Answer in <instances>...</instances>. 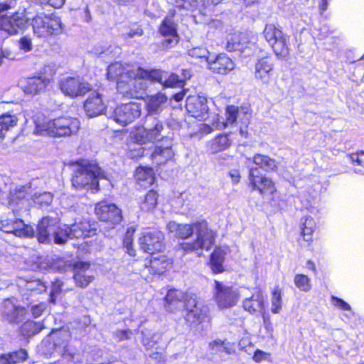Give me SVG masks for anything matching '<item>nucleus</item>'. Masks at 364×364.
Returning a JSON list of instances; mask_svg holds the SVG:
<instances>
[{
  "label": "nucleus",
  "instance_id": "f257e3e1",
  "mask_svg": "<svg viewBox=\"0 0 364 364\" xmlns=\"http://www.w3.org/2000/svg\"><path fill=\"white\" fill-rule=\"evenodd\" d=\"M60 218L56 213L43 217L37 226V239L40 243L50 242L53 235L55 244L63 245L68 239H79L90 236V225L86 221L75 223L70 226H58Z\"/></svg>",
  "mask_w": 364,
  "mask_h": 364
},
{
  "label": "nucleus",
  "instance_id": "f03ea898",
  "mask_svg": "<svg viewBox=\"0 0 364 364\" xmlns=\"http://www.w3.org/2000/svg\"><path fill=\"white\" fill-rule=\"evenodd\" d=\"M170 232L181 239H187L193 233L196 238L192 242H182L181 248L186 252L190 253L200 250H209L214 245L215 233L208 228L205 220H200L192 224H180L171 221L167 225Z\"/></svg>",
  "mask_w": 364,
  "mask_h": 364
},
{
  "label": "nucleus",
  "instance_id": "7ed1b4c3",
  "mask_svg": "<svg viewBox=\"0 0 364 364\" xmlns=\"http://www.w3.org/2000/svg\"><path fill=\"white\" fill-rule=\"evenodd\" d=\"M36 127L33 134L52 137H65L75 134L80 126L77 118L60 117L52 120L34 121Z\"/></svg>",
  "mask_w": 364,
  "mask_h": 364
},
{
  "label": "nucleus",
  "instance_id": "20e7f679",
  "mask_svg": "<svg viewBox=\"0 0 364 364\" xmlns=\"http://www.w3.org/2000/svg\"><path fill=\"white\" fill-rule=\"evenodd\" d=\"M169 127L156 117L146 116L144 124L131 133L132 138L139 144L154 143L156 141H169Z\"/></svg>",
  "mask_w": 364,
  "mask_h": 364
},
{
  "label": "nucleus",
  "instance_id": "39448f33",
  "mask_svg": "<svg viewBox=\"0 0 364 364\" xmlns=\"http://www.w3.org/2000/svg\"><path fill=\"white\" fill-rule=\"evenodd\" d=\"M105 173L95 164H78L72 177V185L76 190H90L92 193L99 190L100 178H105Z\"/></svg>",
  "mask_w": 364,
  "mask_h": 364
},
{
  "label": "nucleus",
  "instance_id": "423d86ee",
  "mask_svg": "<svg viewBox=\"0 0 364 364\" xmlns=\"http://www.w3.org/2000/svg\"><path fill=\"white\" fill-rule=\"evenodd\" d=\"M31 26L33 33L38 38H46L51 35H58L62 33V22L55 15L37 14L33 18L27 16L24 9V30Z\"/></svg>",
  "mask_w": 364,
  "mask_h": 364
},
{
  "label": "nucleus",
  "instance_id": "0eeeda50",
  "mask_svg": "<svg viewBox=\"0 0 364 364\" xmlns=\"http://www.w3.org/2000/svg\"><path fill=\"white\" fill-rule=\"evenodd\" d=\"M70 335L67 331H57L53 333L50 339L43 341L42 348H48L44 350L46 355H60L67 361L74 360L77 353V349L69 344Z\"/></svg>",
  "mask_w": 364,
  "mask_h": 364
},
{
  "label": "nucleus",
  "instance_id": "6e6552de",
  "mask_svg": "<svg viewBox=\"0 0 364 364\" xmlns=\"http://www.w3.org/2000/svg\"><path fill=\"white\" fill-rule=\"evenodd\" d=\"M263 34L277 58L287 60L289 55V49L287 43V37L282 30L274 24H267L264 28Z\"/></svg>",
  "mask_w": 364,
  "mask_h": 364
},
{
  "label": "nucleus",
  "instance_id": "1a4fd4ad",
  "mask_svg": "<svg viewBox=\"0 0 364 364\" xmlns=\"http://www.w3.org/2000/svg\"><path fill=\"white\" fill-rule=\"evenodd\" d=\"M62 93L72 99L82 97L92 90V86L79 77H66L62 78L58 83Z\"/></svg>",
  "mask_w": 364,
  "mask_h": 364
},
{
  "label": "nucleus",
  "instance_id": "9d476101",
  "mask_svg": "<svg viewBox=\"0 0 364 364\" xmlns=\"http://www.w3.org/2000/svg\"><path fill=\"white\" fill-rule=\"evenodd\" d=\"M214 299L220 309L234 306L240 297L237 289L215 280Z\"/></svg>",
  "mask_w": 364,
  "mask_h": 364
},
{
  "label": "nucleus",
  "instance_id": "9b49d317",
  "mask_svg": "<svg viewBox=\"0 0 364 364\" xmlns=\"http://www.w3.org/2000/svg\"><path fill=\"white\" fill-rule=\"evenodd\" d=\"M141 114V106L139 103L130 102L118 106L112 118L121 126H127L139 118Z\"/></svg>",
  "mask_w": 364,
  "mask_h": 364
},
{
  "label": "nucleus",
  "instance_id": "f8f14e48",
  "mask_svg": "<svg viewBox=\"0 0 364 364\" xmlns=\"http://www.w3.org/2000/svg\"><path fill=\"white\" fill-rule=\"evenodd\" d=\"M136 68L131 65H124L121 63H112L107 68V78L117 82L118 91L123 90L124 83L132 76H135Z\"/></svg>",
  "mask_w": 364,
  "mask_h": 364
},
{
  "label": "nucleus",
  "instance_id": "ddd939ff",
  "mask_svg": "<svg viewBox=\"0 0 364 364\" xmlns=\"http://www.w3.org/2000/svg\"><path fill=\"white\" fill-rule=\"evenodd\" d=\"M95 213L99 220L111 225L119 224L122 220V210L115 204L101 201L96 204Z\"/></svg>",
  "mask_w": 364,
  "mask_h": 364
},
{
  "label": "nucleus",
  "instance_id": "4468645a",
  "mask_svg": "<svg viewBox=\"0 0 364 364\" xmlns=\"http://www.w3.org/2000/svg\"><path fill=\"white\" fill-rule=\"evenodd\" d=\"M249 168V179L253 190H257L261 195L272 194L275 191L274 184L272 181L260 174L257 167Z\"/></svg>",
  "mask_w": 364,
  "mask_h": 364
},
{
  "label": "nucleus",
  "instance_id": "2eb2a0df",
  "mask_svg": "<svg viewBox=\"0 0 364 364\" xmlns=\"http://www.w3.org/2000/svg\"><path fill=\"white\" fill-rule=\"evenodd\" d=\"M164 235L161 231L152 230L144 232L139 237L141 249L146 253L154 255L155 252H161L163 249Z\"/></svg>",
  "mask_w": 364,
  "mask_h": 364
},
{
  "label": "nucleus",
  "instance_id": "dca6fc26",
  "mask_svg": "<svg viewBox=\"0 0 364 364\" xmlns=\"http://www.w3.org/2000/svg\"><path fill=\"white\" fill-rule=\"evenodd\" d=\"M186 107L192 117L200 121H205L209 118V107L205 97H188L186 100Z\"/></svg>",
  "mask_w": 364,
  "mask_h": 364
},
{
  "label": "nucleus",
  "instance_id": "f3484780",
  "mask_svg": "<svg viewBox=\"0 0 364 364\" xmlns=\"http://www.w3.org/2000/svg\"><path fill=\"white\" fill-rule=\"evenodd\" d=\"M226 49L229 52H239L245 57L253 55L257 49L255 43L248 41L241 35L234 34L228 38Z\"/></svg>",
  "mask_w": 364,
  "mask_h": 364
},
{
  "label": "nucleus",
  "instance_id": "a211bd4d",
  "mask_svg": "<svg viewBox=\"0 0 364 364\" xmlns=\"http://www.w3.org/2000/svg\"><path fill=\"white\" fill-rule=\"evenodd\" d=\"M240 114L238 111V107L235 105H228L225 109V121H221L218 115H214L212 126L207 124H203V131L205 133H210L214 129H223L226 128L228 125L233 124L237 117Z\"/></svg>",
  "mask_w": 364,
  "mask_h": 364
},
{
  "label": "nucleus",
  "instance_id": "6ab92c4d",
  "mask_svg": "<svg viewBox=\"0 0 364 364\" xmlns=\"http://www.w3.org/2000/svg\"><path fill=\"white\" fill-rule=\"evenodd\" d=\"M160 34L165 38L163 46L172 47L178 42L179 36L177 31V24L173 17H166L159 27Z\"/></svg>",
  "mask_w": 364,
  "mask_h": 364
},
{
  "label": "nucleus",
  "instance_id": "aec40b11",
  "mask_svg": "<svg viewBox=\"0 0 364 364\" xmlns=\"http://www.w3.org/2000/svg\"><path fill=\"white\" fill-rule=\"evenodd\" d=\"M124 84L125 88L119 92L132 98L142 97L143 92L148 87L147 80L141 76H132Z\"/></svg>",
  "mask_w": 364,
  "mask_h": 364
},
{
  "label": "nucleus",
  "instance_id": "412c9836",
  "mask_svg": "<svg viewBox=\"0 0 364 364\" xmlns=\"http://www.w3.org/2000/svg\"><path fill=\"white\" fill-rule=\"evenodd\" d=\"M23 309L16 298L6 299L3 302L2 316L10 323H19Z\"/></svg>",
  "mask_w": 364,
  "mask_h": 364
},
{
  "label": "nucleus",
  "instance_id": "4be33fe9",
  "mask_svg": "<svg viewBox=\"0 0 364 364\" xmlns=\"http://www.w3.org/2000/svg\"><path fill=\"white\" fill-rule=\"evenodd\" d=\"M84 109L89 117H95L103 114L106 106L102 95L95 91L91 92L84 102Z\"/></svg>",
  "mask_w": 364,
  "mask_h": 364
},
{
  "label": "nucleus",
  "instance_id": "5701e85b",
  "mask_svg": "<svg viewBox=\"0 0 364 364\" xmlns=\"http://www.w3.org/2000/svg\"><path fill=\"white\" fill-rule=\"evenodd\" d=\"M168 97L161 92L147 96L146 102V116L156 117L167 107Z\"/></svg>",
  "mask_w": 364,
  "mask_h": 364
},
{
  "label": "nucleus",
  "instance_id": "b1692460",
  "mask_svg": "<svg viewBox=\"0 0 364 364\" xmlns=\"http://www.w3.org/2000/svg\"><path fill=\"white\" fill-rule=\"evenodd\" d=\"M245 164L253 167H257L258 169L261 168L267 172L276 171L279 165L274 159L271 158L267 155L256 154L252 158H247Z\"/></svg>",
  "mask_w": 364,
  "mask_h": 364
},
{
  "label": "nucleus",
  "instance_id": "393cba45",
  "mask_svg": "<svg viewBox=\"0 0 364 364\" xmlns=\"http://www.w3.org/2000/svg\"><path fill=\"white\" fill-rule=\"evenodd\" d=\"M90 267L89 262H77L75 263L73 279L77 286L85 288L93 280V276L89 273Z\"/></svg>",
  "mask_w": 364,
  "mask_h": 364
},
{
  "label": "nucleus",
  "instance_id": "a878e982",
  "mask_svg": "<svg viewBox=\"0 0 364 364\" xmlns=\"http://www.w3.org/2000/svg\"><path fill=\"white\" fill-rule=\"evenodd\" d=\"M166 146H155L154 149L150 154L153 164L159 166L166 164L173 159L174 153L172 150V139L166 141Z\"/></svg>",
  "mask_w": 364,
  "mask_h": 364
},
{
  "label": "nucleus",
  "instance_id": "bb28decb",
  "mask_svg": "<svg viewBox=\"0 0 364 364\" xmlns=\"http://www.w3.org/2000/svg\"><path fill=\"white\" fill-rule=\"evenodd\" d=\"M184 293L181 290L169 289L164 298V308L167 311L175 313L184 307Z\"/></svg>",
  "mask_w": 364,
  "mask_h": 364
},
{
  "label": "nucleus",
  "instance_id": "cd10ccee",
  "mask_svg": "<svg viewBox=\"0 0 364 364\" xmlns=\"http://www.w3.org/2000/svg\"><path fill=\"white\" fill-rule=\"evenodd\" d=\"M208 66L213 72L225 75L234 69L235 63L225 54H220L215 59L210 58Z\"/></svg>",
  "mask_w": 364,
  "mask_h": 364
},
{
  "label": "nucleus",
  "instance_id": "c85d7f7f",
  "mask_svg": "<svg viewBox=\"0 0 364 364\" xmlns=\"http://www.w3.org/2000/svg\"><path fill=\"white\" fill-rule=\"evenodd\" d=\"M274 65L270 59L263 58L255 64V77L264 84H268L273 75Z\"/></svg>",
  "mask_w": 364,
  "mask_h": 364
},
{
  "label": "nucleus",
  "instance_id": "c756f323",
  "mask_svg": "<svg viewBox=\"0 0 364 364\" xmlns=\"http://www.w3.org/2000/svg\"><path fill=\"white\" fill-rule=\"evenodd\" d=\"M0 26L10 34H16L18 31L23 29V13L16 12L9 18H3L0 20Z\"/></svg>",
  "mask_w": 364,
  "mask_h": 364
},
{
  "label": "nucleus",
  "instance_id": "7c9ffc66",
  "mask_svg": "<svg viewBox=\"0 0 364 364\" xmlns=\"http://www.w3.org/2000/svg\"><path fill=\"white\" fill-rule=\"evenodd\" d=\"M0 229L8 234H13L14 236L21 237L23 236V220L21 219L1 220Z\"/></svg>",
  "mask_w": 364,
  "mask_h": 364
},
{
  "label": "nucleus",
  "instance_id": "2f4dec72",
  "mask_svg": "<svg viewBox=\"0 0 364 364\" xmlns=\"http://www.w3.org/2000/svg\"><path fill=\"white\" fill-rule=\"evenodd\" d=\"M232 144V140L229 137V134H220L209 141L208 150L212 154L228 149Z\"/></svg>",
  "mask_w": 364,
  "mask_h": 364
},
{
  "label": "nucleus",
  "instance_id": "473e14b6",
  "mask_svg": "<svg viewBox=\"0 0 364 364\" xmlns=\"http://www.w3.org/2000/svg\"><path fill=\"white\" fill-rule=\"evenodd\" d=\"M263 306L264 299L262 294L259 291L252 294L251 297L245 299L243 301L245 310L251 314L262 311Z\"/></svg>",
  "mask_w": 364,
  "mask_h": 364
},
{
  "label": "nucleus",
  "instance_id": "72a5a7b5",
  "mask_svg": "<svg viewBox=\"0 0 364 364\" xmlns=\"http://www.w3.org/2000/svg\"><path fill=\"white\" fill-rule=\"evenodd\" d=\"M208 316V307L200 305L196 309H191L186 312L185 319L190 325L198 324L204 321Z\"/></svg>",
  "mask_w": 364,
  "mask_h": 364
},
{
  "label": "nucleus",
  "instance_id": "f704fd0d",
  "mask_svg": "<svg viewBox=\"0 0 364 364\" xmlns=\"http://www.w3.org/2000/svg\"><path fill=\"white\" fill-rule=\"evenodd\" d=\"M169 264V260L163 255L159 256L152 255L149 260V268L152 274H161L166 271Z\"/></svg>",
  "mask_w": 364,
  "mask_h": 364
},
{
  "label": "nucleus",
  "instance_id": "c9c22d12",
  "mask_svg": "<svg viewBox=\"0 0 364 364\" xmlns=\"http://www.w3.org/2000/svg\"><path fill=\"white\" fill-rule=\"evenodd\" d=\"M164 74L165 73L160 70H144L140 67H137L136 68L135 76L145 77L147 82H157L162 85Z\"/></svg>",
  "mask_w": 364,
  "mask_h": 364
},
{
  "label": "nucleus",
  "instance_id": "e433bc0d",
  "mask_svg": "<svg viewBox=\"0 0 364 364\" xmlns=\"http://www.w3.org/2000/svg\"><path fill=\"white\" fill-rule=\"evenodd\" d=\"M226 252L220 247L214 250L210 257V267L215 274L223 272V262Z\"/></svg>",
  "mask_w": 364,
  "mask_h": 364
},
{
  "label": "nucleus",
  "instance_id": "4c0bfd02",
  "mask_svg": "<svg viewBox=\"0 0 364 364\" xmlns=\"http://www.w3.org/2000/svg\"><path fill=\"white\" fill-rule=\"evenodd\" d=\"M300 225L304 240H311L313 232L316 229V223L313 218L311 216L301 218Z\"/></svg>",
  "mask_w": 364,
  "mask_h": 364
},
{
  "label": "nucleus",
  "instance_id": "58836bf2",
  "mask_svg": "<svg viewBox=\"0 0 364 364\" xmlns=\"http://www.w3.org/2000/svg\"><path fill=\"white\" fill-rule=\"evenodd\" d=\"M45 88V83L40 77H28L24 85V94H37Z\"/></svg>",
  "mask_w": 364,
  "mask_h": 364
},
{
  "label": "nucleus",
  "instance_id": "ea45409f",
  "mask_svg": "<svg viewBox=\"0 0 364 364\" xmlns=\"http://www.w3.org/2000/svg\"><path fill=\"white\" fill-rule=\"evenodd\" d=\"M87 364H109L112 360L108 358V353L101 349L95 348L89 353Z\"/></svg>",
  "mask_w": 364,
  "mask_h": 364
},
{
  "label": "nucleus",
  "instance_id": "a19ab883",
  "mask_svg": "<svg viewBox=\"0 0 364 364\" xmlns=\"http://www.w3.org/2000/svg\"><path fill=\"white\" fill-rule=\"evenodd\" d=\"M158 193L154 190H150L140 203V208L144 211H150L156 207Z\"/></svg>",
  "mask_w": 364,
  "mask_h": 364
},
{
  "label": "nucleus",
  "instance_id": "79ce46f5",
  "mask_svg": "<svg viewBox=\"0 0 364 364\" xmlns=\"http://www.w3.org/2000/svg\"><path fill=\"white\" fill-rule=\"evenodd\" d=\"M17 123V118L10 114H3L0 117V139L4 137L5 133L10 127H14Z\"/></svg>",
  "mask_w": 364,
  "mask_h": 364
},
{
  "label": "nucleus",
  "instance_id": "37998d69",
  "mask_svg": "<svg viewBox=\"0 0 364 364\" xmlns=\"http://www.w3.org/2000/svg\"><path fill=\"white\" fill-rule=\"evenodd\" d=\"M53 194L50 192L36 193L32 196V200L38 207L43 208L49 205L53 201Z\"/></svg>",
  "mask_w": 364,
  "mask_h": 364
},
{
  "label": "nucleus",
  "instance_id": "c03bdc74",
  "mask_svg": "<svg viewBox=\"0 0 364 364\" xmlns=\"http://www.w3.org/2000/svg\"><path fill=\"white\" fill-rule=\"evenodd\" d=\"M46 285L45 282L40 279H33L31 281H26L24 284V290L30 291L32 292L42 293L46 290Z\"/></svg>",
  "mask_w": 364,
  "mask_h": 364
},
{
  "label": "nucleus",
  "instance_id": "a18cd8bd",
  "mask_svg": "<svg viewBox=\"0 0 364 364\" xmlns=\"http://www.w3.org/2000/svg\"><path fill=\"white\" fill-rule=\"evenodd\" d=\"M23 355L21 350L8 354H3L0 356V364H15L20 361Z\"/></svg>",
  "mask_w": 364,
  "mask_h": 364
},
{
  "label": "nucleus",
  "instance_id": "49530a36",
  "mask_svg": "<svg viewBox=\"0 0 364 364\" xmlns=\"http://www.w3.org/2000/svg\"><path fill=\"white\" fill-rule=\"evenodd\" d=\"M282 309V292L281 289L277 287L274 288L272 296V312L277 314Z\"/></svg>",
  "mask_w": 364,
  "mask_h": 364
},
{
  "label": "nucleus",
  "instance_id": "de8ad7c7",
  "mask_svg": "<svg viewBox=\"0 0 364 364\" xmlns=\"http://www.w3.org/2000/svg\"><path fill=\"white\" fill-rule=\"evenodd\" d=\"M296 287L303 291H309L311 289L310 279L304 274H299L294 277Z\"/></svg>",
  "mask_w": 364,
  "mask_h": 364
},
{
  "label": "nucleus",
  "instance_id": "09e8293b",
  "mask_svg": "<svg viewBox=\"0 0 364 364\" xmlns=\"http://www.w3.org/2000/svg\"><path fill=\"white\" fill-rule=\"evenodd\" d=\"M134 147L130 149L129 152V156L132 159H138L139 157L144 156L149 154L148 150L146 149L145 147H143L142 145L144 144H139L135 140H134Z\"/></svg>",
  "mask_w": 364,
  "mask_h": 364
},
{
  "label": "nucleus",
  "instance_id": "8fccbe9b",
  "mask_svg": "<svg viewBox=\"0 0 364 364\" xmlns=\"http://www.w3.org/2000/svg\"><path fill=\"white\" fill-rule=\"evenodd\" d=\"M209 54V51L205 48L203 47H196L188 50V55L190 56L196 58H205L208 63L210 60Z\"/></svg>",
  "mask_w": 364,
  "mask_h": 364
},
{
  "label": "nucleus",
  "instance_id": "3c124183",
  "mask_svg": "<svg viewBox=\"0 0 364 364\" xmlns=\"http://www.w3.org/2000/svg\"><path fill=\"white\" fill-rule=\"evenodd\" d=\"M143 34L144 31L141 26L137 23H133L129 27L127 32L122 33V36L124 39H127L139 37Z\"/></svg>",
  "mask_w": 364,
  "mask_h": 364
},
{
  "label": "nucleus",
  "instance_id": "603ef678",
  "mask_svg": "<svg viewBox=\"0 0 364 364\" xmlns=\"http://www.w3.org/2000/svg\"><path fill=\"white\" fill-rule=\"evenodd\" d=\"M183 304V308L186 309L187 312L191 310V309H196L200 305L198 302L196 295L192 294H184Z\"/></svg>",
  "mask_w": 364,
  "mask_h": 364
},
{
  "label": "nucleus",
  "instance_id": "864d4df0",
  "mask_svg": "<svg viewBox=\"0 0 364 364\" xmlns=\"http://www.w3.org/2000/svg\"><path fill=\"white\" fill-rule=\"evenodd\" d=\"M41 329L42 325L40 323L33 322L29 320L24 322V331H26V336H28L39 333Z\"/></svg>",
  "mask_w": 364,
  "mask_h": 364
},
{
  "label": "nucleus",
  "instance_id": "5fc2aeb1",
  "mask_svg": "<svg viewBox=\"0 0 364 364\" xmlns=\"http://www.w3.org/2000/svg\"><path fill=\"white\" fill-rule=\"evenodd\" d=\"M175 5L179 9L193 11L198 6V0H175Z\"/></svg>",
  "mask_w": 364,
  "mask_h": 364
},
{
  "label": "nucleus",
  "instance_id": "6e6d98bb",
  "mask_svg": "<svg viewBox=\"0 0 364 364\" xmlns=\"http://www.w3.org/2000/svg\"><path fill=\"white\" fill-rule=\"evenodd\" d=\"M183 85V80L179 79L178 75L172 73L167 78L164 76L163 80L162 85L166 87H171L176 86H181Z\"/></svg>",
  "mask_w": 364,
  "mask_h": 364
},
{
  "label": "nucleus",
  "instance_id": "4d7b16f0",
  "mask_svg": "<svg viewBox=\"0 0 364 364\" xmlns=\"http://www.w3.org/2000/svg\"><path fill=\"white\" fill-rule=\"evenodd\" d=\"M133 232L134 231H131L129 229L127 230L125 237L123 240V245L124 247L126 248L127 252L130 256H134L135 255V251L133 249L132 247V242H133Z\"/></svg>",
  "mask_w": 364,
  "mask_h": 364
},
{
  "label": "nucleus",
  "instance_id": "13d9d810",
  "mask_svg": "<svg viewBox=\"0 0 364 364\" xmlns=\"http://www.w3.org/2000/svg\"><path fill=\"white\" fill-rule=\"evenodd\" d=\"M120 53V48L115 45H109L107 43L104 58H114L119 55Z\"/></svg>",
  "mask_w": 364,
  "mask_h": 364
},
{
  "label": "nucleus",
  "instance_id": "bf43d9fd",
  "mask_svg": "<svg viewBox=\"0 0 364 364\" xmlns=\"http://www.w3.org/2000/svg\"><path fill=\"white\" fill-rule=\"evenodd\" d=\"M209 346L215 351L225 352L228 354L231 353L230 349L225 346V342L220 340H216L210 343Z\"/></svg>",
  "mask_w": 364,
  "mask_h": 364
},
{
  "label": "nucleus",
  "instance_id": "052dcab7",
  "mask_svg": "<svg viewBox=\"0 0 364 364\" xmlns=\"http://www.w3.org/2000/svg\"><path fill=\"white\" fill-rule=\"evenodd\" d=\"M141 334L143 345L146 347V349L153 348L157 343V341L155 339L157 336L154 334L151 337H149V336L146 335L144 331H141Z\"/></svg>",
  "mask_w": 364,
  "mask_h": 364
},
{
  "label": "nucleus",
  "instance_id": "680f3d73",
  "mask_svg": "<svg viewBox=\"0 0 364 364\" xmlns=\"http://www.w3.org/2000/svg\"><path fill=\"white\" fill-rule=\"evenodd\" d=\"M23 198L21 188L19 189H15L13 191H11L10 197H9V205H18L20 203Z\"/></svg>",
  "mask_w": 364,
  "mask_h": 364
},
{
  "label": "nucleus",
  "instance_id": "e2e57ef3",
  "mask_svg": "<svg viewBox=\"0 0 364 364\" xmlns=\"http://www.w3.org/2000/svg\"><path fill=\"white\" fill-rule=\"evenodd\" d=\"M132 335V332L127 329V330H118L114 332V338L117 342H121L127 339H129L131 338V336Z\"/></svg>",
  "mask_w": 364,
  "mask_h": 364
},
{
  "label": "nucleus",
  "instance_id": "0e129e2a",
  "mask_svg": "<svg viewBox=\"0 0 364 364\" xmlns=\"http://www.w3.org/2000/svg\"><path fill=\"white\" fill-rule=\"evenodd\" d=\"M331 301L335 306L339 308L341 310L350 311L351 309L350 306L347 302L338 297L332 296Z\"/></svg>",
  "mask_w": 364,
  "mask_h": 364
},
{
  "label": "nucleus",
  "instance_id": "69168bd1",
  "mask_svg": "<svg viewBox=\"0 0 364 364\" xmlns=\"http://www.w3.org/2000/svg\"><path fill=\"white\" fill-rule=\"evenodd\" d=\"M349 157L353 163L355 162L358 165L364 166V151L353 153Z\"/></svg>",
  "mask_w": 364,
  "mask_h": 364
},
{
  "label": "nucleus",
  "instance_id": "338daca9",
  "mask_svg": "<svg viewBox=\"0 0 364 364\" xmlns=\"http://www.w3.org/2000/svg\"><path fill=\"white\" fill-rule=\"evenodd\" d=\"M107 43H102L97 44L94 46V48L92 50V53H93L95 55L101 57L102 58H104V53L105 50Z\"/></svg>",
  "mask_w": 364,
  "mask_h": 364
},
{
  "label": "nucleus",
  "instance_id": "774afa93",
  "mask_svg": "<svg viewBox=\"0 0 364 364\" xmlns=\"http://www.w3.org/2000/svg\"><path fill=\"white\" fill-rule=\"evenodd\" d=\"M46 309L44 304H39L31 306V311L35 318L39 317Z\"/></svg>",
  "mask_w": 364,
  "mask_h": 364
}]
</instances>
